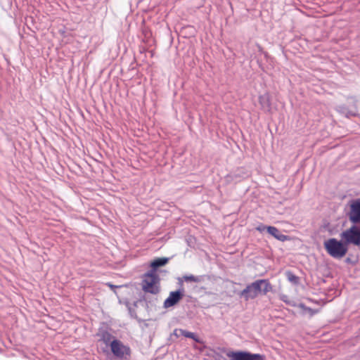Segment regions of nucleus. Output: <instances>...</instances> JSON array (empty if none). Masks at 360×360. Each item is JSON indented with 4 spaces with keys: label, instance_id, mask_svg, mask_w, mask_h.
I'll use <instances>...</instances> for the list:
<instances>
[{
    "label": "nucleus",
    "instance_id": "ddd939ff",
    "mask_svg": "<svg viewBox=\"0 0 360 360\" xmlns=\"http://www.w3.org/2000/svg\"><path fill=\"white\" fill-rule=\"evenodd\" d=\"M184 279L185 281H191L199 283L202 281V276H195L193 275L184 276Z\"/></svg>",
    "mask_w": 360,
    "mask_h": 360
},
{
    "label": "nucleus",
    "instance_id": "39448f33",
    "mask_svg": "<svg viewBox=\"0 0 360 360\" xmlns=\"http://www.w3.org/2000/svg\"><path fill=\"white\" fill-rule=\"evenodd\" d=\"M341 237L345 240L347 245L354 244L356 245H360V229L356 226H352L349 229L343 231L341 233Z\"/></svg>",
    "mask_w": 360,
    "mask_h": 360
},
{
    "label": "nucleus",
    "instance_id": "f3484780",
    "mask_svg": "<svg viewBox=\"0 0 360 360\" xmlns=\"http://www.w3.org/2000/svg\"><path fill=\"white\" fill-rule=\"evenodd\" d=\"M282 300L284 301V302H287V300H286V296L283 295L282 297Z\"/></svg>",
    "mask_w": 360,
    "mask_h": 360
},
{
    "label": "nucleus",
    "instance_id": "f03ea898",
    "mask_svg": "<svg viewBox=\"0 0 360 360\" xmlns=\"http://www.w3.org/2000/svg\"><path fill=\"white\" fill-rule=\"evenodd\" d=\"M323 245L328 255L335 259L342 258L345 256L348 250L346 243L338 240L335 238H330L324 241Z\"/></svg>",
    "mask_w": 360,
    "mask_h": 360
},
{
    "label": "nucleus",
    "instance_id": "a211bd4d",
    "mask_svg": "<svg viewBox=\"0 0 360 360\" xmlns=\"http://www.w3.org/2000/svg\"><path fill=\"white\" fill-rule=\"evenodd\" d=\"M108 285L111 288H115V286H114L113 285H111V284H108Z\"/></svg>",
    "mask_w": 360,
    "mask_h": 360
},
{
    "label": "nucleus",
    "instance_id": "20e7f679",
    "mask_svg": "<svg viewBox=\"0 0 360 360\" xmlns=\"http://www.w3.org/2000/svg\"><path fill=\"white\" fill-rule=\"evenodd\" d=\"M110 349L115 356L121 360H130L131 349L120 340L113 339L110 342Z\"/></svg>",
    "mask_w": 360,
    "mask_h": 360
},
{
    "label": "nucleus",
    "instance_id": "dca6fc26",
    "mask_svg": "<svg viewBox=\"0 0 360 360\" xmlns=\"http://www.w3.org/2000/svg\"><path fill=\"white\" fill-rule=\"evenodd\" d=\"M266 227H267V226H264V225L261 224V225L258 226L256 228V229H257V231H259V232H262V231H264V230H266Z\"/></svg>",
    "mask_w": 360,
    "mask_h": 360
},
{
    "label": "nucleus",
    "instance_id": "9d476101",
    "mask_svg": "<svg viewBox=\"0 0 360 360\" xmlns=\"http://www.w3.org/2000/svg\"><path fill=\"white\" fill-rule=\"evenodd\" d=\"M168 261H169V259L167 257H160V258L155 259L150 264V266L153 269V270L151 271L155 272V270L158 267L165 265L168 262Z\"/></svg>",
    "mask_w": 360,
    "mask_h": 360
},
{
    "label": "nucleus",
    "instance_id": "f8f14e48",
    "mask_svg": "<svg viewBox=\"0 0 360 360\" xmlns=\"http://www.w3.org/2000/svg\"><path fill=\"white\" fill-rule=\"evenodd\" d=\"M179 331L184 337L191 338L194 340L196 342H200V340L195 335V333L183 329H179Z\"/></svg>",
    "mask_w": 360,
    "mask_h": 360
},
{
    "label": "nucleus",
    "instance_id": "0eeeda50",
    "mask_svg": "<svg viewBox=\"0 0 360 360\" xmlns=\"http://www.w3.org/2000/svg\"><path fill=\"white\" fill-rule=\"evenodd\" d=\"M183 297V292L180 290L172 291L164 302V307L169 308L177 304Z\"/></svg>",
    "mask_w": 360,
    "mask_h": 360
},
{
    "label": "nucleus",
    "instance_id": "f257e3e1",
    "mask_svg": "<svg viewBox=\"0 0 360 360\" xmlns=\"http://www.w3.org/2000/svg\"><path fill=\"white\" fill-rule=\"evenodd\" d=\"M272 290V287L268 280H257L248 285L240 292V296L244 297L245 300L255 298L259 293L262 292L266 295Z\"/></svg>",
    "mask_w": 360,
    "mask_h": 360
},
{
    "label": "nucleus",
    "instance_id": "9b49d317",
    "mask_svg": "<svg viewBox=\"0 0 360 360\" xmlns=\"http://www.w3.org/2000/svg\"><path fill=\"white\" fill-rule=\"evenodd\" d=\"M259 102L263 109L269 110L271 103L269 95L268 94H264L263 95L259 96Z\"/></svg>",
    "mask_w": 360,
    "mask_h": 360
},
{
    "label": "nucleus",
    "instance_id": "6e6552de",
    "mask_svg": "<svg viewBox=\"0 0 360 360\" xmlns=\"http://www.w3.org/2000/svg\"><path fill=\"white\" fill-rule=\"evenodd\" d=\"M349 219L354 223L360 221V201L356 200L351 205Z\"/></svg>",
    "mask_w": 360,
    "mask_h": 360
},
{
    "label": "nucleus",
    "instance_id": "1a4fd4ad",
    "mask_svg": "<svg viewBox=\"0 0 360 360\" xmlns=\"http://www.w3.org/2000/svg\"><path fill=\"white\" fill-rule=\"evenodd\" d=\"M267 232L274 237L276 239L284 242L287 240H288V236L284 234H282L281 231L276 227L269 226L266 227Z\"/></svg>",
    "mask_w": 360,
    "mask_h": 360
},
{
    "label": "nucleus",
    "instance_id": "423d86ee",
    "mask_svg": "<svg viewBox=\"0 0 360 360\" xmlns=\"http://www.w3.org/2000/svg\"><path fill=\"white\" fill-rule=\"evenodd\" d=\"M227 356L231 360H264L263 356L259 354H251L248 352H229Z\"/></svg>",
    "mask_w": 360,
    "mask_h": 360
},
{
    "label": "nucleus",
    "instance_id": "2eb2a0df",
    "mask_svg": "<svg viewBox=\"0 0 360 360\" xmlns=\"http://www.w3.org/2000/svg\"><path fill=\"white\" fill-rule=\"evenodd\" d=\"M288 278L290 281L293 283H297V277L291 273H288Z\"/></svg>",
    "mask_w": 360,
    "mask_h": 360
},
{
    "label": "nucleus",
    "instance_id": "4468645a",
    "mask_svg": "<svg viewBox=\"0 0 360 360\" xmlns=\"http://www.w3.org/2000/svg\"><path fill=\"white\" fill-rule=\"evenodd\" d=\"M112 337L110 333L105 332L102 334L101 340L103 341V342L105 344H106V345L109 344V345L110 346V342L112 340Z\"/></svg>",
    "mask_w": 360,
    "mask_h": 360
},
{
    "label": "nucleus",
    "instance_id": "7ed1b4c3",
    "mask_svg": "<svg viewBox=\"0 0 360 360\" xmlns=\"http://www.w3.org/2000/svg\"><path fill=\"white\" fill-rule=\"evenodd\" d=\"M142 289L146 292L156 295L160 291V279L156 272L150 271L143 276Z\"/></svg>",
    "mask_w": 360,
    "mask_h": 360
}]
</instances>
